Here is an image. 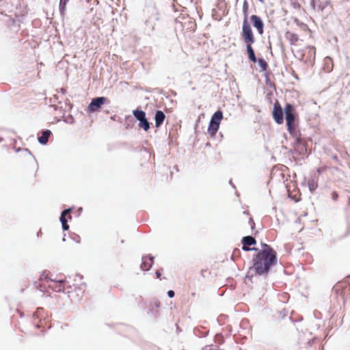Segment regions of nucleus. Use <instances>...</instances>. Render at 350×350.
Instances as JSON below:
<instances>
[{"instance_id":"obj_1","label":"nucleus","mask_w":350,"mask_h":350,"mask_svg":"<svg viewBox=\"0 0 350 350\" xmlns=\"http://www.w3.org/2000/svg\"><path fill=\"white\" fill-rule=\"evenodd\" d=\"M253 258V265L250 267L256 274L262 275L267 273L270 268L277 262L276 252L269 245L263 243L261 249Z\"/></svg>"},{"instance_id":"obj_2","label":"nucleus","mask_w":350,"mask_h":350,"mask_svg":"<svg viewBox=\"0 0 350 350\" xmlns=\"http://www.w3.org/2000/svg\"><path fill=\"white\" fill-rule=\"evenodd\" d=\"M40 280L44 285H46L55 292H64L66 290V293L71 299H81L83 296L86 289V284L82 282L78 286L74 284L73 290L70 291L69 289H72L71 286L65 288V280L52 278L49 275V273L46 272L42 273L40 277Z\"/></svg>"},{"instance_id":"obj_3","label":"nucleus","mask_w":350,"mask_h":350,"mask_svg":"<svg viewBox=\"0 0 350 350\" xmlns=\"http://www.w3.org/2000/svg\"><path fill=\"white\" fill-rule=\"evenodd\" d=\"M32 323L36 328L44 332L46 328L51 327L50 316L44 309L38 308L32 316Z\"/></svg>"},{"instance_id":"obj_4","label":"nucleus","mask_w":350,"mask_h":350,"mask_svg":"<svg viewBox=\"0 0 350 350\" xmlns=\"http://www.w3.org/2000/svg\"><path fill=\"white\" fill-rule=\"evenodd\" d=\"M286 115L287 130L290 134L295 135L296 133L295 121V109L293 105L286 104L284 108Z\"/></svg>"},{"instance_id":"obj_5","label":"nucleus","mask_w":350,"mask_h":350,"mask_svg":"<svg viewBox=\"0 0 350 350\" xmlns=\"http://www.w3.org/2000/svg\"><path fill=\"white\" fill-rule=\"evenodd\" d=\"M241 37L246 44L247 52L248 54L249 59L254 63L257 62V59L255 56L254 49L252 44L255 42V38L252 31H245L241 33Z\"/></svg>"},{"instance_id":"obj_6","label":"nucleus","mask_w":350,"mask_h":350,"mask_svg":"<svg viewBox=\"0 0 350 350\" xmlns=\"http://www.w3.org/2000/svg\"><path fill=\"white\" fill-rule=\"evenodd\" d=\"M316 57V49L314 46H308L304 50L301 55V60L309 66H313Z\"/></svg>"},{"instance_id":"obj_7","label":"nucleus","mask_w":350,"mask_h":350,"mask_svg":"<svg viewBox=\"0 0 350 350\" xmlns=\"http://www.w3.org/2000/svg\"><path fill=\"white\" fill-rule=\"evenodd\" d=\"M133 114L139 121L138 126L145 131H148L150 129V122L146 117V113L142 110L135 109L133 111Z\"/></svg>"},{"instance_id":"obj_8","label":"nucleus","mask_w":350,"mask_h":350,"mask_svg":"<svg viewBox=\"0 0 350 350\" xmlns=\"http://www.w3.org/2000/svg\"><path fill=\"white\" fill-rule=\"evenodd\" d=\"M273 118L275 122L281 124L284 122L283 110L278 102H276L273 106Z\"/></svg>"},{"instance_id":"obj_9","label":"nucleus","mask_w":350,"mask_h":350,"mask_svg":"<svg viewBox=\"0 0 350 350\" xmlns=\"http://www.w3.org/2000/svg\"><path fill=\"white\" fill-rule=\"evenodd\" d=\"M248 3L247 1L245 0L243 5V12L244 15V18L243 22L242 32L252 31L250 25L249 24L248 22Z\"/></svg>"},{"instance_id":"obj_10","label":"nucleus","mask_w":350,"mask_h":350,"mask_svg":"<svg viewBox=\"0 0 350 350\" xmlns=\"http://www.w3.org/2000/svg\"><path fill=\"white\" fill-rule=\"evenodd\" d=\"M107 98L98 97L92 99L90 104L88 105V109L89 112H94L98 111L100 107L106 102Z\"/></svg>"},{"instance_id":"obj_11","label":"nucleus","mask_w":350,"mask_h":350,"mask_svg":"<svg viewBox=\"0 0 350 350\" xmlns=\"http://www.w3.org/2000/svg\"><path fill=\"white\" fill-rule=\"evenodd\" d=\"M242 244H243V246H242V250H244V251H246V252H248V251H250V250H255V251H258V249L257 248H250L249 246H251V245H254L256 243V239L252 237V236H247V237H244L243 239H242Z\"/></svg>"},{"instance_id":"obj_12","label":"nucleus","mask_w":350,"mask_h":350,"mask_svg":"<svg viewBox=\"0 0 350 350\" xmlns=\"http://www.w3.org/2000/svg\"><path fill=\"white\" fill-rule=\"evenodd\" d=\"M251 21L255 28H256L259 34L262 35L264 32V23L261 18L256 15H252L250 17Z\"/></svg>"},{"instance_id":"obj_13","label":"nucleus","mask_w":350,"mask_h":350,"mask_svg":"<svg viewBox=\"0 0 350 350\" xmlns=\"http://www.w3.org/2000/svg\"><path fill=\"white\" fill-rule=\"evenodd\" d=\"M295 150L299 154H305L307 151L306 145L305 142L299 137L296 139V142L294 145Z\"/></svg>"},{"instance_id":"obj_14","label":"nucleus","mask_w":350,"mask_h":350,"mask_svg":"<svg viewBox=\"0 0 350 350\" xmlns=\"http://www.w3.org/2000/svg\"><path fill=\"white\" fill-rule=\"evenodd\" d=\"M71 211V209H66V210H64L62 214H61V217H60V221L62 222V228L64 230H68L69 229V226L68 224V221L66 218V217L67 215L69 216V218H71V216L70 215V213Z\"/></svg>"},{"instance_id":"obj_15","label":"nucleus","mask_w":350,"mask_h":350,"mask_svg":"<svg viewBox=\"0 0 350 350\" xmlns=\"http://www.w3.org/2000/svg\"><path fill=\"white\" fill-rule=\"evenodd\" d=\"M165 119V113L161 111L158 110L155 113L154 120H155V126L159 128L161 126Z\"/></svg>"},{"instance_id":"obj_16","label":"nucleus","mask_w":350,"mask_h":350,"mask_svg":"<svg viewBox=\"0 0 350 350\" xmlns=\"http://www.w3.org/2000/svg\"><path fill=\"white\" fill-rule=\"evenodd\" d=\"M153 257H143L141 268L144 271H148L152 266Z\"/></svg>"},{"instance_id":"obj_17","label":"nucleus","mask_w":350,"mask_h":350,"mask_svg":"<svg viewBox=\"0 0 350 350\" xmlns=\"http://www.w3.org/2000/svg\"><path fill=\"white\" fill-rule=\"evenodd\" d=\"M219 124H219V122H216L215 120L210 121L208 128V133L211 136L213 137L215 135L219 129Z\"/></svg>"},{"instance_id":"obj_18","label":"nucleus","mask_w":350,"mask_h":350,"mask_svg":"<svg viewBox=\"0 0 350 350\" xmlns=\"http://www.w3.org/2000/svg\"><path fill=\"white\" fill-rule=\"evenodd\" d=\"M286 38L289 41L291 44H296L299 40V36L292 31H287L285 34Z\"/></svg>"},{"instance_id":"obj_19","label":"nucleus","mask_w":350,"mask_h":350,"mask_svg":"<svg viewBox=\"0 0 350 350\" xmlns=\"http://www.w3.org/2000/svg\"><path fill=\"white\" fill-rule=\"evenodd\" d=\"M51 134V132L49 130L42 131V135L38 137V142L42 144H46L49 141Z\"/></svg>"},{"instance_id":"obj_20","label":"nucleus","mask_w":350,"mask_h":350,"mask_svg":"<svg viewBox=\"0 0 350 350\" xmlns=\"http://www.w3.org/2000/svg\"><path fill=\"white\" fill-rule=\"evenodd\" d=\"M223 118V113L221 111H216L212 116L211 120H215L216 122L220 124L221 120Z\"/></svg>"},{"instance_id":"obj_21","label":"nucleus","mask_w":350,"mask_h":350,"mask_svg":"<svg viewBox=\"0 0 350 350\" xmlns=\"http://www.w3.org/2000/svg\"><path fill=\"white\" fill-rule=\"evenodd\" d=\"M69 0H60L59 1V12L62 15H64L66 10V4Z\"/></svg>"},{"instance_id":"obj_22","label":"nucleus","mask_w":350,"mask_h":350,"mask_svg":"<svg viewBox=\"0 0 350 350\" xmlns=\"http://www.w3.org/2000/svg\"><path fill=\"white\" fill-rule=\"evenodd\" d=\"M257 62H258V64L259 66L260 67L262 71L267 70V69L268 68V64L265 59L260 58V59H258V60H257Z\"/></svg>"},{"instance_id":"obj_23","label":"nucleus","mask_w":350,"mask_h":350,"mask_svg":"<svg viewBox=\"0 0 350 350\" xmlns=\"http://www.w3.org/2000/svg\"><path fill=\"white\" fill-rule=\"evenodd\" d=\"M331 196L334 200H336L338 199V195L336 191H332L331 193Z\"/></svg>"},{"instance_id":"obj_24","label":"nucleus","mask_w":350,"mask_h":350,"mask_svg":"<svg viewBox=\"0 0 350 350\" xmlns=\"http://www.w3.org/2000/svg\"><path fill=\"white\" fill-rule=\"evenodd\" d=\"M327 170V167H319L318 170H317V172L319 174L320 173H322L323 172H325V170Z\"/></svg>"},{"instance_id":"obj_25","label":"nucleus","mask_w":350,"mask_h":350,"mask_svg":"<svg viewBox=\"0 0 350 350\" xmlns=\"http://www.w3.org/2000/svg\"><path fill=\"white\" fill-rule=\"evenodd\" d=\"M167 295L170 297V298H172L174 297V292L172 291V290H170L168 291L167 292Z\"/></svg>"},{"instance_id":"obj_26","label":"nucleus","mask_w":350,"mask_h":350,"mask_svg":"<svg viewBox=\"0 0 350 350\" xmlns=\"http://www.w3.org/2000/svg\"><path fill=\"white\" fill-rule=\"evenodd\" d=\"M156 275H157V278H159V280L161 279V273L159 271H157L156 272Z\"/></svg>"},{"instance_id":"obj_27","label":"nucleus","mask_w":350,"mask_h":350,"mask_svg":"<svg viewBox=\"0 0 350 350\" xmlns=\"http://www.w3.org/2000/svg\"><path fill=\"white\" fill-rule=\"evenodd\" d=\"M154 306L157 307V308H159L160 307V302L159 301H156L154 302Z\"/></svg>"},{"instance_id":"obj_28","label":"nucleus","mask_w":350,"mask_h":350,"mask_svg":"<svg viewBox=\"0 0 350 350\" xmlns=\"http://www.w3.org/2000/svg\"><path fill=\"white\" fill-rule=\"evenodd\" d=\"M334 159H337V157L336 156L334 157Z\"/></svg>"}]
</instances>
